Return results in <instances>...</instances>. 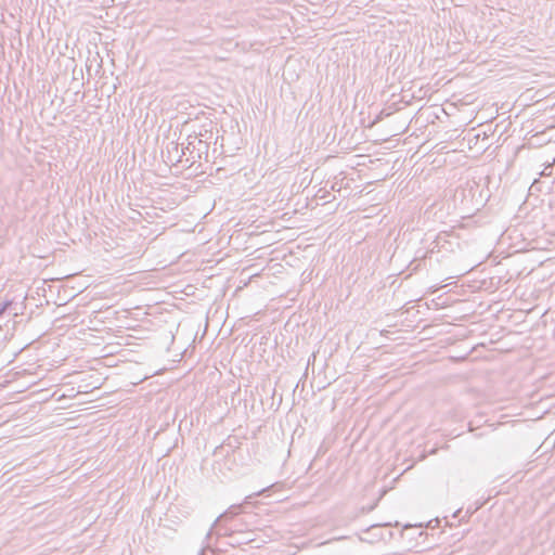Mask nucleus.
Segmentation results:
<instances>
[{
  "instance_id": "nucleus-4",
  "label": "nucleus",
  "mask_w": 555,
  "mask_h": 555,
  "mask_svg": "<svg viewBox=\"0 0 555 555\" xmlns=\"http://www.w3.org/2000/svg\"><path fill=\"white\" fill-rule=\"evenodd\" d=\"M11 302L10 301H4L2 304H0V318L2 317V314L8 310V308L10 307Z\"/></svg>"
},
{
  "instance_id": "nucleus-2",
  "label": "nucleus",
  "mask_w": 555,
  "mask_h": 555,
  "mask_svg": "<svg viewBox=\"0 0 555 555\" xmlns=\"http://www.w3.org/2000/svg\"><path fill=\"white\" fill-rule=\"evenodd\" d=\"M241 505H232L229 511H227L224 514H222L217 520H219L222 517H228V515H236L240 513Z\"/></svg>"
},
{
  "instance_id": "nucleus-3",
  "label": "nucleus",
  "mask_w": 555,
  "mask_h": 555,
  "mask_svg": "<svg viewBox=\"0 0 555 555\" xmlns=\"http://www.w3.org/2000/svg\"><path fill=\"white\" fill-rule=\"evenodd\" d=\"M436 247H437V244H436V245H435V246L429 250V253H433V251L435 250V248H436ZM416 255H417V256H416L415 260H416V259H425V258L427 257V255H428V251H422V250H418V251L416 253Z\"/></svg>"
},
{
  "instance_id": "nucleus-6",
  "label": "nucleus",
  "mask_w": 555,
  "mask_h": 555,
  "mask_svg": "<svg viewBox=\"0 0 555 555\" xmlns=\"http://www.w3.org/2000/svg\"><path fill=\"white\" fill-rule=\"evenodd\" d=\"M551 166H547L540 175L541 176H548L550 173H547V168H550Z\"/></svg>"
},
{
  "instance_id": "nucleus-1",
  "label": "nucleus",
  "mask_w": 555,
  "mask_h": 555,
  "mask_svg": "<svg viewBox=\"0 0 555 555\" xmlns=\"http://www.w3.org/2000/svg\"><path fill=\"white\" fill-rule=\"evenodd\" d=\"M188 140L189 142L185 150L190 151L191 153L196 151L198 158H202L203 154H205L206 157L208 156V144L206 141L198 138L197 134L189 135Z\"/></svg>"
},
{
  "instance_id": "nucleus-5",
  "label": "nucleus",
  "mask_w": 555,
  "mask_h": 555,
  "mask_svg": "<svg viewBox=\"0 0 555 555\" xmlns=\"http://www.w3.org/2000/svg\"><path fill=\"white\" fill-rule=\"evenodd\" d=\"M269 488H270V487L264 488V489H262V490H260V491L256 492V493H255V495H260V494H262V493L267 492V491L269 490Z\"/></svg>"
}]
</instances>
